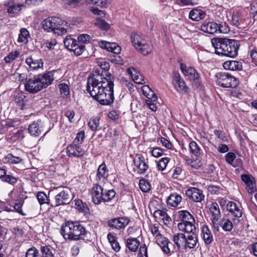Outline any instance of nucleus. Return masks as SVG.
Listing matches in <instances>:
<instances>
[{
    "label": "nucleus",
    "instance_id": "nucleus-7",
    "mask_svg": "<svg viewBox=\"0 0 257 257\" xmlns=\"http://www.w3.org/2000/svg\"><path fill=\"white\" fill-rule=\"evenodd\" d=\"M180 70L186 78L191 81L196 88H198L202 86L200 74L193 67L181 63Z\"/></svg>",
    "mask_w": 257,
    "mask_h": 257
},
{
    "label": "nucleus",
    "instance_id": "nucleus-43",
    "mask_svg": "<svg viewBox=\"0 0 257 257\" xmlns=\"http://www.w3.org/2000/svg\"><path fill=\"white\" fill-rule=\"evenodd\" d=\"M184 159L187 165L193 168L198 169L201 166L200 161L198 158L196 157L195 159H192L189 157L185 156Z\"/></svg>",
    "mask_w": 257,
    "mask_h": 257
},
{
    "label": "nucleus",
    "instance_id": "nucleus-53",
    "mask_svg": "<svg viewBox=\"0 0 257 257\" xmlns=\"http://www.w3.org/2000/svg\"><path fill=\"white\" fill-rule=\"evenodd\" d=\"M37 198L41 205L49 203V200L47 195L43 192H38Z\"/></svg>",
    "mask_w": 257,
    "mask_h": 257
},
{
    "label": "nucleus",
    "instance_id": "nucleus-31",
    "mask_svg": "<svg viewBox=\"0 0 257 257\" xmlns=\"http://www.w3.org/2000/svg\"><path fill=\"white\" fill-rule=\"evenodd\" d=\"M223 68L226 70H240L242 69L241 63L237 61L229 60L223 64Z\"/></svg>",
    "mask_w": 257,
    "mask_h": 257
},
{
    "label": "nucleus",
    "instance_id": "nucleus-55",
    "mask_svg": "<svg viewBox=\"0 0 257 257\" xmlns=\"http://www.w3.org/2000/svg\"><path fill=\"white\" fill-rule=\"evenodd\" d=\"M24 137L23 131L20 129L16 130L13 133L11 139L12 141H16L18 140L22 139Z\"/></svg>",
    "mask_w": 257,
    "mask_h": 257
},
{
    "label": "nucleus",
    "instance_id": "nucleus-17",
    "mask_svg": "<svg viewBox=\"0 0 257 257\" xmlns=\"http://www.w3.org/2000/svg\"><path fill=\"white\" fill-rule=\"evenodd\" d=\"M25 62L29 66V69L30 71L43 70L44 61L41 58L35 59L32 56H29L26 59Z\"/></svg>",
    "mask_w": 257,
    "mask_h": 257
},
{
    "label": "nucleus",
    "instance_id": "nucleus-15",
    "mask_svg": "<svg viewBox=\"0 0 257 257\" xmlns=\"http://www.w3.org/2000/svg\"><path fill=\"white\" fill-rule=\"evenodd\" d=\"M188 198L196 202H201L204 198L202 190L196 188L190 187L186 191Z\"/></svg>",
    "mask_w": 257,
    "mask_h": 257
},
{
    "label": "nucleus",
    "instance_id": "nucleus-35",
    "mask_svg": "<svg viewBox=\"0 0 257 257\" xmlns=\"http://www.w3.org/2000/svg\"><path fill=\"white\" fill-rule=\"evenodd\" d=\"M182 201V197L181 195L174 193L171 194L168 198L167 204L172 207L177 206Z\"/></svg>",
    "mask_w": 257,
    "mask_h": 257
},
{
    "label": "nucleus",
    "instance_id": "nucleus-57",
    "mask_svg": "<svg viewBox=\"0 0 257 257\" xmlns=\"http://www.w3.org/2000/svg\"><path fill=\"white\" fill-rule=\"evenodd\" d=\"M225 160L227 163L232 165L233 167H236L235 164L233 162L236 158L235 154L233 152H229L225 155Z\"/></svg>",
    "mask_w": 257,
    "mask_h": 257
},
{
    "label": "nucleus",
    "instance_id": "nucleus-50",
    "mask_svg": "<svg viewBox=\"0 0 257 257\" xmlns=\"http://www.w3.org/2000/svg\"><path fill=\"white\" fill-rule=\"evenodd\" d=\"M26 96L24 93L22 92H18L15 96V101L16 103L20 104L21 109L23 108L25 105V100L26 99Z\"/></svg>",
    "mask_w": 257,
    "mask_h": 257
},
{
    "label": "nucleus",
    "instance_id": "nucleus-45",
    "mask_svg": "<svg viewBox=\"0 0 257 257\" xmlns=\"http://www.w3.org/2000/svg\"><path fill=\"white\" fill-rule=\"evenodd\" d=\"M22 159L19 157H15L11 154H8L4 158L5 163H9L12 164H18L22 161Z\"/></svg>",
    "mask_w": 257,
    "mask_h": 257
},
{
    "label": "nucleus",
    "instance_id": "nucleus-59",
    "mask_svg": "<svg viewBox=\"0 0 257 257\" xmlns=\"http://www.w3.org/2000/svg\"><path fill=\"white\" fill-rule=\"evenodd\" d=\"M250 10L252 19L254 21L257 20V0H255L251 3Z\"/></svg>",
    "mask_w": 257,
    "mask_h": 257
},
{
    "label": "nucleus",
    "instance_id": "nucleus-32",
    "mask_svg": "<svg viewBox=\"0 0 257 257\" xmlns=\"http://www.w3.org/2000/svg\"><path fill=\"white\" fill-rule=\"evenodd\" d=\"M210 213L211 215V220L214 221H218L221 217L220 211L218 205L216 202L211 204L209 209Z\"/></svg>",
    "mask_w": 257,
    "mask_h": 257
},
{
    "label": "nucleus",
    "instance_id": "nucleus-6",
    "mask_svg": "<svg viewBox=\"0 0 257 257\" xmlns=\"http://www.w3.org/2000/svg\"><path fill=\"white\" fill-rule=\"evenodd\" d=\"M36 75L43 89L50 85L53 81H57L61 78L63 76V73L61 69H56L46 71Z\"/></svg>",
    "mask_w": 257,
    "mask_h": 257
},
{
    "label": "nucleus",
    "instance_id": "nucleus-18",
    "mask_svg": "<svg viewBox=\"0 0 257 257\" xmlns=\"http://www.w3.org/2000/svg\"><path fill=\"white\" fill-rule=\"evenodd\" d=\"M129 223V220L125 217L114 218L107 221L108 226L112 228L120 229L125 227Z\"/></svg>",
    "mask_w": 257,
    "mask_h": 257
},
{
    "label": "nucleus",
    "instance_id": "nucleus-22",
    "mask_svg": "<svg viewBox=\"0 0 257 257\" xmlns=\"http://www.w3.org/2000/svg\"><path fill=\"white\" fill-rule=\"evenodd\" d=\"M195 219L180 222L178 224V228L180 231L189 233L191 234L195 233L196 227L194 224Z\"/></svg>",
    "mask_w": 257,
    "mask_h": 257
},
{
    "label": "nucleus",
    "instance_id": "nucleus-16",
    "mask_svg": "<svg viewBox=\"0 0 257 257\" xmlns=\"http://www.w3.org/2000/svg\"><path fill=\"white\" fill-rule=\"evenodd\" d=\"M173 84L177 91H182L184 93L189 92V88L178 72L174 73Z\"/></svg>",
    "mask_w": 257,
    "mask_h": 257
},
{
    "label": "nucleus",
    "instance_id": "nucleus-60",
    "mask_svg": "<svg viewBox=\"0 0 257 257\" xmlns=\"http://www.w3.org/2000/svg\"><path fill=\"white\" fill-rule=\"evenodd\" d=\"M85 137V132L84 131H80L77 133V136L73 141V143L75 144L81 145L82 143L83 142L84 139Z\"/></svg>",
    "mask_w": 257,
    "mask_h": 257
},
{
    "label": "nucleus",
    "instance_id": "nucleus-1",
    "mask_svg": "<svg viewBox=\"0 0 257 257\" xmlns=\"http://www.w3.org/2000/svg\"><path fill=\"white\" fill-rule=\"evenodd\" d=\"M101 70H96L87 78V91L102 105H109L114 100L113 78L107 71L110 68L108 62L98 61Z\"/></svg>",
    "mask_w": 257,
    "mask_h": 257
},
{
    "label": "nucleus",
    "instance_id": "nucleus-2",
    "mask_svg": "<svg viewBox=\"0 0 257 257\" xmlns=\"http://www.w3.org/2000/svg\"><path fill=\"white\" fill-rule=\"evenodd\" d=\"M212 46L215 53L230 57L237 55L239 43L237 41L227 39L213 38L211 40Z\"/></svg>",
    "mask_w": 257,
    "mask_h": 257
},
{
    "label": "nucleus",
    "instance_id": "nucleus-10",
    "mask_svg": "<svg viewBox=\"0 0 257 257\" xmlns=\"http://www.w3.org/2000/svg\"><path fill=\"white\" fill-rule=\"evenodd\" d=\"M226 209L229 212V216L234 224H238L240 222L239 218L242 215L241 206L233 201H229L226 204Z\"/></svg>",
    "mask_w": 257,
    "mask_h": 257
},
{
    "label": "nucleus",
    "instance_id": "nucleus-21",
    "mask_svg": "<svg viewBox=\"0 0 257 257\" xmlns=\"http://www.w3.org/2000/svg\"><path fill=\"white\" fill-rule=\"evenodd\" d=\"M44 126V123L41 120L34 121L31 123L28 127V131L31 136L37 137L41 134Z\"/></svg>",
    "mask_w": 257,
    "mask_h": 257
},
{
    "label": "nucleus",
    "instance_id": "nucleus-52",
    "mask_svg": "<svg viewBox=\"0 0 257 257\" xmlns=\"http://www.w3.org/2000/svg\"><path fill=\"white\" fill-rule=\"evenodd\" d=\"M61 95L66 96L69 94L70 89L69 86L66 83H60L58 85Z\"/></svg>",
    "mask_w": 257,
    "mask_h": 257
},
{
    "label": "nucleus",
    "instance_id": "nucleus-40",
    "mask_svg": "<svg viewBox=\"0 0 257 257\" xmlns=\"http://www.w3.org/2000/svg\"><path fill=\"white\" fill-rule=\"evenodd\" d=\"M233 222L230 221L229 219H222L220 222V225L222 228L226 231H230L233 228Z\"/></svg>",
    "mask_w": 257,
    "mask_h": 257
},
{
    "label": "nucleus",
    "instance_id": "nucleus-49",
    "mask_svg": "<svg viewBox=\"0 0 257 257\" xmlns=\"http://www.w3.org/2000/svg\"><path fill=\"white\" fill-rule=\"evenodd\" d=\"M139 186L141 190L144 192H148L151 189L150 183L145 179H142L140 180Z\"/></svg>",
    "mask_w": 257,
    "mask_h": 257
},
{
    "label": "nucleus",
    "instance_id": "nucleus-62",
    "mask_svg": "<svg viewBox=\"0 0 257 257\" xmlns=\"http://www.w3.org/2000/svg\"><path fill=\"white\" fill-rule=\"evenodd\" d=\"M86 3L96 5L100 7H104L106 3V0H85Z\"/></svg>",
    "mask_w": 257,
    "mask_h": 257
},
{
    "label": "nucleus",
    "instance_id": "nucleus-42",
    "mask_svg": "<svg viewBox=\"0 0 257 257\" xmlns=\"http://www.w3.org/2000/svg\"><path fill=\"white\" fill-rule=\"evenodd\" d=\"M178 215L182 221L181 222L195 219L193 216L189 212L186 210H181L179 211Z\"/></svg>",
    "mask_w": 257,
    "mask_h": 257
},
{
    "label": "nucleus",
    "instance_id": "nucleus-41",
    "mask_svg": "<svg viewBox=\"0 0 257 257\" xmlns=\"http://www.w3.org/2000/svg\"><path fill=\"white\" fill-rule=\"evenodd\" d=\"M115 192L113 189L104 190L102 202H105L110 201L115 197Z\"/></svg>",
    "mask_w": 257,
    "mask_h": 257
},
{
    "label": "nucleus",
    "instance_id": "nucleus-51",
    "mask_svg": "<svg viewBox=\"0 0 257 257\" xmlns=\"http://www.w3.org/2000/svg\"><path fill=\"white\" fill-rule=\"evenodd\" d=\"M75 204L77 207L78 210L81 212H87L88 210V208L85 203H83L81 200L75 199L74 200Z\"/></svg>",
    "mask_w": 257,
    "mask_h": 257
},
{
    "label": "nucleus",
    "instance_id": "nucleus-48",
    "mask_svg": "<svg viewBox=\"0 0 257 257\" xmlns=\"http://www.w3.org/2000/svg\"><path fill=\"white\" fill-rule=\"evenodd\" d=\"M41 251L43 257H54L53 249L49 246H43L41 247Z\"/></svg>",
    "mask_w": 257,
    "mask_h": 257
},
{
    "label": "nucleus",
    "instance_id": "nucleus-36",
    "mask_svg": "<svg viewBox=\"0 0 257 257\" xmlns=\"http://www.w3.org/2000/svg\"><path fill=\"white\" fill-rule=\"evenodd\" d=\"M189 150L192 156L196 158L200 157L202 153V150L195 141H191L189 143Z\"/></svg>",
    "mask_w": 257,
    "mask_h": 257
},
{
    "label": "nucleus",
    "instance_id": "nucleus-46",
    "mask_svg": "<svg viewBox=\"0 0 257 257\" xmlns=\"http://www.w3.org/2000/svg\"><path fill=\"white\" fill-rule=\"evenodd\" d=\"M20 55L18 51H14L10 52L4 58V61L6 63H10L16 59Z\"/></svg>",
    "mask_w": 257,
    "mask_h": 257
},
{
    "label": "nucleus",
    "instance_id": "nucleus-24",
    "mask_svg": "<svg viewBox=\"0 0 257 257\" xmlns=\"http://www.w3.org/2000/svg\"><path fill=\"white\" fill-rule=\"evenodd\" d=\"M99 46L102 49H106L114 54H119L121 51L120 47L115 43H110L105 41L99 42Z\"/></svg>",
    "mask_w": 257,
    "mask_h": 257
},
{
    "label": "nucleus",
    "instance_id": "nucleus-20",
    "mask_svg": "<svg viewBox=\"0 0 257 257\" xmlns=\"http://www.w3.org/2000/svg\"><path fill=\"white\" fill-rule=\"evenodd\" d=\"M66 151L68 156L70 157H80L85 154V151L81 146L74 143L67 147Z\"/></svg>",
    "mask_w": 257,
    "mask_h": 257
},
{
    "label": "nucleus",
    "instance_id": "nucleus-14",
    "mask_svg": "<svg viewBox=\"0 0 257 257\" xmlns=\"http://www.w3.org/2000/svg\"><path fill=\"white\" fill-rule=\"evenodd\" d=\"M135 169L139 174L145 173L148 169V165L145 158L141 154H137L134 159Z\"/></svg>",
    "mask_w": 257,
    "mask_h": 257
},
{
    "label": "nucleus",
    "instance_id": "nucleus-8",
    "mask_svg": "<svg viewBox=\"0 0 257 257\" xmlns=\"http://www.w3.org/2000/svg\"><path fill=\"white\" fill-rule=\"evenodd\" d=\"M56 191V194L54 198V206L68 204L72 200V193L69 188L58 187L57 188Z\"/></svg>",
    "mask_w": 257,
    "mask_h": 257
},
{
    "label": "nucleus",
    "instance_id": "nucleus-11",
    "mask_svg": "<svg viewBox=\"0 0 257 257\" xmlns=\"http://www.w3.org/2000/svg\"><path fill=\"white\" fill-rule=\"evenodd\" d=\"M64 44L68 49L73 51L77 56L82 54L85 49L84 45L80 44L75 39L71 38L70 36H67L65 37Z\"/></svg>",
    "mask_w": 257,
    "mask_h": 257
},
{
    "label": "nucleus",
    "instance_id": "nucleus-30",
    "mask_svg": "<svg viewBox=\"0 0 257 257\" xmlns=\"http://www.w3.org/2000/svg\"><path fill=\"white\" fill-rule=\"evenodd\" d=\"M198 243V237L195 233L190 234L186 236L184 249H192L195 247Z\"/></svg>",
    "mask_w": 257,
    "mask_h": 257
},
{
    "label": "nucleus",
    "instance_id": "nucleus-23",
    "mask_svg": "<svg viewBox=\"0 0 257 257\" xmlns=\"http://www.w3.org/2000/svg\"><path fill=\"white\" fill-rule=\"evenodd\" d=\"M127 72L136 83L141 84L145 83L144 76L136 68L134 67L128 68Z\"/></svg>",
    "mask_w": 257,
    "mask_h": 257
},
{
    "label": "nucleus",
    "instance_id": "nucleus-37",
    "mask_svg": "<svg viewBox=\"0 0 257 257\" xmlns=\"http://www.w3.org/2000/svg\"><path fill=\"white\" fill-rule=\"evenodd\" d=\"M142 90L143 94L146 96L148 99H152L154 100H157V95L148 85H144L142 87Z\"/></svg>",
    "mask_w": 257,
    "mask_h": 257
},
{
    "label": "nucleus",
    "instance_id": "nucleus-56",
    "mask_svg": "<svg viewBox=\"0 0 257 257\" xmlns=\"http://www.w3.org/2000/svg\"><path fill=\"white\" fill-rule=\"evenodd\" d=\"M99 124V119L98 117H94L91 119L88 124L89 128L92 131L97 130Z\"/></svg>",
    "mask_w": 257,
    "mask_h": 257
},
{
    "label": "nucleus",
    "instance_id": "nucleus-63",
    "mask_svg": "<svg viewBox=\"0 0 257 257\" xmlns=\"http://www.w3.org/2000/svg\"><path fill=\"white\" fill-rule=\"evenodd\" d=\"M78 43L83 45V44L86 43L90 41V36L87 34H83L78 36Z\"/></svg>",
    "mask_w": 257,
    "mask_h": 257
},
{
    "label": "nucleus",
    "instance_id": "nucleus-5",
    "mask_svg": "<svg viewBox=\"0 0 257 257\" xmlns=\"http://www.w3.org/2000/svg\"><path fill=\"white\" fill-rule=\"evenodd\" d=\"M63 23L64 21L58 17H49L43 20L42 27L46 31L60 35L67 33L66 29L62 26Z\"/></svg>",
    "mask_w": 257,
    "mask_h": 257
},
{
    "label": "nucleus",
    "instance_id": "nucleus-13",
    "mask_svg": "<svg viewBox=\"0 0 257 257\" xmlns=\"http://www.w3.org/2000/svg\"><path fill=\"white\" fill-rule=\"evenodd\" d=\"M103 191L104 189L100 185L97 183L93 185L90 190V194L94 204L98 205L102 202Z\"/></svg>",
    "mask_w": 257,
    "mask_h": 257
},
{
    "label": "nucleus",
    "instance_id": "nucleus-64",
    "mask_svg": "<svg viewBox=\"0 0 257 257\" xmlns=\"http://www.w3.org/2000/svg\"><path fill=\"white\" fill-rule=\"evenodd\" d=\"M81 0H65L64 4L70 8H75L78 6Z\"/></svg>",
    "mask_w": 257,
    "mask_h": 257
},
{
    "label": "nucleus",
    "instance_id": "nucleus-29",
    "mask_svg": "<svg viewBox=\"0 0 257 257\" xmlns=\"http://www.w3.org/2000/svg\"><path fill=\"white\" fill-rule=\"evenodd\" d=\"M201 236L206 244H209L213 241V235L208 226L203 224L201 226Z\"/></svg>",
    "mask_w": 257,
    "mask_h": 257
},
{
    "label": "nucleus",
    "instance_id": "nucleus-12",
    "mask_svg": "<svg viewBox=\"0 0 257 257\" xmlns=\"http://www.w3.org/2000/svg\"><path fill=\"white\" fill-rule=\"evenodd\" d=\"M25 87L27 91L35 93L43 89L37 75L27 80L25 83Z\"/></svg>",
    "mask_w": 257,
    "mask_h": 257
},
{
    "label": "nucleus",
    "instance_id": "nucleus-47",
    "mask_svg": "<svg viewBox=\"0 0 257 257\" xmlns=\"http://www.w3.org/2000/svg\"><path fill=\"white\" fill-rule=\"evenodd\" d=\"M95 26L103 30H107L109 29V25L104 20L97 18L94 24Z\"/></svg>",
    "mask_w": 257,
    "mask_h": 257
},
{
    "label": "nucleus",
    "instance_id": "nucleus-27",
    "mask_svg": "<svg viewBox=\"0 0 257 257\" xmlns=\"http://www.w3.org/2000/svg\"><path fill=\"white\" fill-rule=\"evenodd\" d=\"M157 243L161 247L163 251L167 254H171V249L169 246V244H171L169 240L166 237L161 235H159L156 238Z\"/></svg>",
    "mask_w": 257,
    "mask_h": 257
},
{
    "label": "nucleus",
    "instance_id": "nucleus-33",
    "mask_svg": "<svg viewBox=\"0 0 257 257\" xmlns=\"http://www.w3.org/2000/svg\"><path fill=\"white\" fill-rule=\"evenodd\" d=\"M185 240L186 236L183 233H177L173 235V241L178 248H184Z\"/></svg>",
    "mask_w": 257,
    "mask_h": 257
},
{
    "label": "nucleus",
    "instance_id": "nucleus-25",
    "mask_svg": "<svg viewBox=\"0 0 257 257\" xmlns=\"http://www.w3.org/2000/svg\"><path fill=\"white\" fill-rule=\"evenodd\" d=\"M108 176V169L104 163H102L98 168L96 180L98 183H103Z\"/></svg>",
    "mask_w": 257,
    "mask_h": 257
},
{
    "label": "nucleus",
    "instance_id": "nucleus-44",
    "mask_svg": "<svg viewBox=\"0 0 257 257\" xmlns=\"http://www.w3.org/2000/svg\"><path fill=\"white\" fill-rule=\"evenodd\" d=\"M29 36L28 31L25 28H22L20 30V33L19 35L18 42L25 43L28 41V38Z\"/></svg>",
    "mask_w": 257,
    "mask_h": 257
},
{
    "label": "nucleus",
    "instance_id": "nucleus-26",
    "mask_svg": "<svg viewBox=\"0 0 257 257\" xmlns=\"http://www.w3.org/2000/svg\"><path fill=\"white\" fill-rule=\"evenodd\" d=\"M206 12L199 8H193L189 14V18L193 21L198 22L205 18Z\"/></svg>",
    "mask_w": 257,
    "mask_h": 257
},
{
    "label": "nucleus",
    "instance_id": "nucleus-4",
    "mask_svg": "<svg viewBox=\"0 0 257 257\" xmlns=\"http://www.w3.org/2000/svg\"><path fill=\"white\" fill-rule=\"evenodd\" d=\"M131 39L134 47L143 55L146 56L153 50V45L149 38L141 33L132 35Z\"/></svg>",
    "mask_w": 257,
    "mask_h": 257
},
{
    "label": "nucleus",
    "instance_id": "nucleus-34",
    "mask_svg": "<svg viewBox=\"0 0 257 257\" xmlns=\"http://www.w3.org/2000/svg\"><path fill=\"white\" fill-rule=\"evenodd\" d=\"M232 24L239 28L243 27V20L241 14L238 11H233L231 17Z\"/></svg>",
    "mask_w": 257,
    "mask_h": 257
},
{
    "label": "nucleus",
    "instance_id": "nucleus-39",
    "mask_svg": "<svg viewBox=\"0 0 257 257\" xmlns=\"http://www.w3.org/2000/svg\"><path fill=\"white\" fill-rule=\"evenodd\" d=\"M14 122L11 120H5L0 123V131L1 133H5L10 128L15 127Z\"/></svg>",
    "mask_w": 257,
    "mask_h": 257
},
{
    "label": "nucleus",
    "instance_id": "nucleus-19",
    "mask_svg": "<svg viewBox=\"0 0 257 257\" xmlns=\"http://www.w3.org/2000/svg\"><path fill=\"white\" fill-rule=\"evenodd\" d=\"M5 6L8 7L7 12L12 17H15L18 15L24 7L23 4L20 3L16 4L12 0L5 2Z\"/></svg>",
    "mask_w": 257,
    "mask_h": 257
},
{
    "label": "nucleus",
    "instance_id": "nucleus-38",
    "mask_svg": "<svg viewBox=\"0 0 257 257\" xmlns=\"http://www.w3.org/2000/svg\"><path fill=\"white\" fill-rule=\"evenodd\" d=\"M140 245V241L136 238L130 237L126 240V246L130 250L136 251Z\"/></svg>",
    "mask_w": 257,
    "mask_h": 257
},
{
    "label": "nucleus",
    "instance_id": "nucleus-3",
    "mask_svg": "<svg viewBox=\"0 0 257 257\" xmlns=\"http://www.w3.org/2000/svg\"><path fill=\"white\" fill-rule=\"evenodd\" d=\"M85 228L78 222L67 221L63 224L61 228V235L65 239L77 240L81 236L86 234Z\"/></svg>",
    "mask_w": 257,
    "mask_h": 257
},
{
    "label": "nucleus",
    "instance_id": "nucleus-58",
    "mask_svg": "<svg viewBox=\"0 0 257 257\" xmlns=\"http://www.w3.org/2000/svg\"><path fill=\"white\" fill-rule=\"evenodd\" d=\"M229 32V28L225 23H222L218 24L217 34H227Z\"/></svg>",
    "mask_w": 257,
    "mask_h": 257
},
{
    "label": "nucleus",
    "instance_id": "nucleus-9",
    "mask_svg": "<svg viewBox=\"0 0 257 257\" xmlns=\"http://www.w3.org/2000/svg\"><path fill=\"white\" fill-rule=\"evenodd\" d=\"M215 80L217 85L224 88H234L237 86L238 81L231 75L220 72L215 76Z\"/></svg>",
    "mask_w": 257,
    "mask_h": 257
},
{
    "label": "nucleus",
    "instance_id": "nucleus-61",
    "mask_svg": "<svg viewBox=\"0 0 257 257\" xmlns=\"http://www.w3.org/2000/svg\"><path fill=\"white\" fill-rule=\"evenodd\" d=\"M39 255V251L35 247L29 248L26 252V257H37Z\"/></svg>",
    "mask_w": 257,
    "mask_h": 257
},
{
    "label": "nucleus",
    "instance_id": "nucleus-54",
    "mask_svg": "<svg viewBox=\"0 0 257 257\" xmlns=\"http://www.w3.org/2000/svg\"><path fill=\"white\" fill-rule=\"evenodd\" d=\"M170 158L165 157L162 158L158 163L157 166L160 171H164L167 167L168 163L169 162Z\"/></svg>",
    "mask_w": 257,
    "mask_h": 257
},
{
    "label": "nucleus",
    "instance_id": "nucleus-28",
    "mask_svg": "<svg viewBox=\"0 0 257 257\" xmlns=\"http://www.w3.org/2000/svg\"><path fill=\"white\" fill-rule=\"evenodd\" d=\"M218 24L214 22L204 23L201 26V30L206 33L210 34H217Z\"/></svg>",
    "mask_w": 257,
    "mask_h": 257
}]
</instances>
